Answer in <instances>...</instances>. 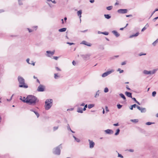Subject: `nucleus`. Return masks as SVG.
I'll use <instances>...</instances> for the list:
<instances>
[{"instance_id": "obj_15", "label": "nucleus", "mask_w": 158, "mask_h": 158, "mask_svg": "<svg viewBox=\"0 0 158 158\" xmlns=\"http://www.w3.org/2000/svg\"><path fill=\"white\" fill-rule=\"evenodd\" d=\"M90 55L89 54H87L85 55H82V57L85 59H88L89 58Z\"/></svg>"}, {"instance_id": "obj_3", "label": "nucleus", "mask_w": 158, "mask_h": 158, "mask_svg": "<svg viewBox=\"0 0 158 158\" xmlns=\"http://www.w3.org/2000/svg\"><path fill=\"white\" fill-rule=\"evenodd\" d=\"M52 99H47L45 102L44 105L45 108L46 110H49L52 106Z\"/></svg>"}, {"instance_id": "obj_38", "label": "nucleus", "mask_w": 158, "mask_h": 158, "mask_svg": "<svg viewBox=\"0 0 158 158\" xmlns=\"http://www.w3.org/2000/svg\"><path fill=\"white\" fill-rule=\"evenodd\" d=\"M59 127L58 126H57V127H53V131H56V130H57L58 128Z\"/></svg>"}, {"instance_id": "obj_52", "label": "nucleus", "mask_w": 158, "mask_h": 158, "mask_svg": "<svg viewBox=\"0 0 158 158\" xmlns=\"http://www.w3.org/2000/svg\"><path fill=\"white\" fill-rule=\"evenodd\" d=\"M146 55V54H145V53L143 54V53H141L139 54V56H142L143 55Z\"/></svg>"}, {"instance_id": "obj_43", "label": "nucleus", "mask_w": 158, "mask_h": 158, "mask_svg": "<svg viewBox=\"0 0 158 158\" xmlns=\"http://www.w3.org/2000/svg\"><path fill=\"white\" fill-rule=\"evenodd\" d=\"M156 91H153L152 93V96L153 97H155L156 94Z\"/></svg>"}, {"instance_id": "obj_36", "label": "nucleus", "mask_w": 158, "mask_h": 158, "mask_svg": "<svg viewBox=\"0 0 158 158\" xmlns=\"http://www.w3.org/2000/svg\"><path fill=\"white\" fill-rule=\"evenodd\" d=\"M122 106V105L120 104H118L117 105V107L118 109H120V108H121Z\"/></svg>"}, {"instance_id": "obj_61", "label": "nucleus", "mask_w": 158, "mask_h": 158, "mask_svg": "<svg viewBox=\"0 0 158 158\" xmlns=\"http://www.w3.org/2000/svg\"><path fill=\"white\" fill-rule=\"evenodd\" d=\"M136 107L137 108V109L139 110H140L141 109V108L140 106H138L137 105V106H136Z\"/></svg>"}, {"instance_id": "obj_33", "label": "nucleus", "mask_w": 158, "mask_h": 158, "mask_svg": "<svg viewBox=\"0 0 158 158\" xmlns=\"http://www.w3.org/2000/svg\"><path fill=\"white\" fill-rule=\"evenodd\" d=\"M108 76L106 73V72L104 73L102 75V77H105L106 76Z\"/></svg>"}, {"instance_id": "obj_60", "label": "nucleus", "mask_w": 158, "mask_h": 158, "mask_svg": "<svg viewBox=\"0 0 158 158\" xmlns=\"http://www.w3.org/2000/svg\"><path fill=\"white\" fill-rule=\"evenodd\" d=\"M131 98L134 101H135V102H136L137 100L135 98H132V97Z\"/></svg>"}, {"instance_id": "obj_47", "label": "nucleus", "mask_w": 158, "mask_h": 158, "mask_svg": "<svg viewBox=\"0 0 158 158\" xmlns=\"http://www.w3.org/2000/svg\"><path fill=\"white\" fill-rule=\"evenodd\" d=\"M147 29V27H143L141 30L142 31H143L144 30H145Z\"/></svg>"}, {"instance_id": "obj_48", "label": "nucleus", "mask_w": 158, "mask_h": 158, "mask_svg": "<svg viewBox=\"0 0 158 158\" xmlns=\"http://www.w3.org/2000/svg\"><path fill=\"white\" fill-rule=\"evenodd\" d=\"M47 2V3H48V5L50 7H52L53 6L51 5L50 3L49 2Z\"/></svg>"}, {"instance_id": "obj_13", "label": "nucleus", "mask_w": 158, "mask_h": 158, "mask_svg": "<svg viewBox=\"0 0 158 158\" xmlns=\"http://www.w3.org/2000/svg\"><path fill=\"white\" fill-rule=\"evenodd\" d=\"M125 94H126V95L127 96V97H129V98H132V93H130V92H127V91H126L125 92Z\"/></svg>"}, {"instance_id": "obj_54", "label": "nucleus", "mask_w": 158, "mask_h": 158, "mask_svg": "<svg viewBox=\"0 0 158 158\" xmlns=\"http://www.w3.org/2000/svg\"><path fill=\"white\" fill-rule=\"evenodd\" d=\"M19 5H22L23 4L22 2L21 1H19Z\"/></svg>"}, {"instance_id": "obj_56", "label": "nucleus", "mask_w": 158, "mask_h": 158, "mask_svg": "<svg viewBox=\"0 0 158 158\" xmlns=\"http://www.w3.org/2000/svg\"><path fill=\"white\" fill-rule=\"evenodd\" d=\"M157 19H158V17H157L155 18H154L153 20L154 21V22H155L156 20H157Z\"/></svg>"}, {"instance_id": "obj_62", "label": "nucleus", "mask_w": 158, "mask_h": 158, "mask_svg": "<svg viewBox=\"0 0 158 158\" xmlns=\"http://www.w3.org/2000/svg\"><path fill=\"white\" fill-rule=\"evenodd\" d=\"M72 64L73 65H76V63L74 60H73L72 62Z\"/></svg>"}, {"instance_id": "obj_55", "label": "nucleus", "mask_w": 158, "mask_h": 158, "mask_svg": "<svg viewBox=\"0 0 158 158\" xmlns=\"http://www.w3.org/2000/svg\"><path fill=\"white\" fill-rule=\"evenodd\" d=\"M126 16L127 17H132V15H126Z\"/></svg>"}, {"instance_id": "obj_34", "label": "nucleus", "mask_w": 158, "mask_h": 158, "mask_svg": "<svg viewBox=\"0 0 158 158\" xmlns=\"http://www.w3.org/2000/svg\"><path fill=\"white\" fill-rule=\"evenodd\" d=\"M59 77V76H58L57 75V74H56V73L54 74V78L55 79H57Z\"/></svg>"}, {"instance_id": "obj_6", "label": "nucleus", "mask_w": 158, "mask_h": 158, "mask_svg": "<svg viewBox=\"0 0 158 158\" xmlns=\"http://www.w3.org/2000/svg\"><path fill=\"white\" fill-rule=\"evenodd\" d=\"M45 88V86L42 85H40L37 88V90L39 92H43L44 91Z\"/></svg>"}, {"instance_id": "obj_51", "label": "nucleus", "mask_w": 158, "mask_h": 158, "mask_svg": "<svg viewBox=\"0 0 158 158\" xmlns=\"http://www.w3.org/2000/svg\"><path fill=\"white\" fill-rule=\"evenodd\" d=\"M67 44H69L70 45H71L73 44H74L72 43H70L69 42H67Z\"/></svg>"}, {"instance_id": "obj_8", "label": "nucleus", "mask_w": 158, "mask_h": 158, "mask_svg": "<svg viewBox=\"0 0 158 158\" xmlns=\"http://www.w3.org/2000/svg\"><path fill=\"white\" fill-rule=\"evenodd\" d=\"M89 142V147L90 148H93L95 145L94 143L90 139H88Z\"/></svg>"}, {"instance_id": "obj_20", "label": "nucleus", "mask_w": 158, "mask_h": 158, "mask_svg": "<svg viewBox=\"0 0 158 158\" xmlns=\"http://www.w3.org/2000/svg\"><path fill=\"white\" fill-rule=\"evenodd\" d=\"M119 96L123 99L124 100H126V98L125 96V95L123 94H119Z\"/></svg>"}, {"instance_id": "obj_12", "label": "nucleus", "mask_w": 158, "mask_h": 158, "mask_svg": "<svg viewBox=\"0 0 158 158\" xmlns=\"http://www.w3.org/2000/svg\"><path fill=\"white\" fill-rule=\"evenodd\" d=\"M112 32L117 37H119L120 35V34L116 31H113Z\"/></svg>"}, {"instance_id": "obj_64", "label": "nucleus", "mask_w": 158, "mask_h": 158, "mask_svg": "<svg viewBox=\"0 0 158 158\" xmlns=\"http://www.w3.org/2000/svg\"><path fill=\"white\" fill-rule=\"evenodd\" d=\"M53 58L56 60H57L58 58V57L57 56H54V57Z\"/></svg>"}, {"instance_id": "obj_9", "label": "nucleus", "mask_w": 158, "mask_h": 158, "mask_svg": "<svg viewBox=\"0 0 158 158\" xmlns=\"http://www.w3.org/2000/svg\"><path fill=\"white\" fill-rule=\"evenodd\" d=\"M46 52L47 53V56L48 57H51L55 53V51L54 50L52 52L48 51H46Z\"/></svg>"}, {"instance_id": "obj_46", "label": "nucleus", "mask_w": 158, "mask_h": 158, "mask_svg": "<svg viewBox=\"0 0 158 158\" xmlns=\"http://www.w3.org/2000/svg\"><path fill=\"white\" fill-rule=\"evenodd\" d=\"M55 68L57 71H61V69L59 68L58 67H56Z\"/></svg>"}, {"instance_id": "obj_28", "label": "nucleus", "mask_w": 158, "mask_h": 158, "mask_svg": "<svg viewBox=\"0 0 158 158\" xmlns=\"http://www.w3.org/2000/svg\"><path fill=\"white\" fill-rule=\"evenodd\" d=\"M114 71V70L112 69L110 70V71H108L106 72L108 75L112 73Z\"/></svg>"}, {"instance_id": "obj_29", "label": "nucleus", "mask_w": 158, "mask_h": 158, "mask_svg": "<svg viewBox=\"0 0 158 158\" xmlns=\"http://www.w3.org/2000/svg\"><path fill=\"white\" fill-rule=\"evenodd\" d=\"M155 123L150 122H147L145 124L146 125H150L152 124H155Z\"/></svg>"}, {"instance_id": "obj_41", "label": "nucleus", "mask_w": 158, "mask_h": 158, "mask_svg": "<svg viewBox=\"0 0 158 158\" xmlns=\"http://www.w3.org/2000/svg\"><path fill=\"white\" fill-rule=\"evenodd\" d=\"M47 2H52V3H53L54 4H56V2L55 0H54L53 1H52L51 0H47Z\"/></svg>"}, {"instance_id": "obj_31", "label": "nucleus", "mask_w": 158, "mask_h": 158, "mask_svg": "<svg viewBox=\"0 0 158 158\" xmlns=\"http://www.w3.org/2000/svg\"><path fill=\"white\" fill-rule=\"evenodd\" d=\"M99 92V90H98L97 91V92L96 93V94H95V95L94 96V97L95 98L98 97L99 96V94L98 93Z\"/></svg>"}, {"instance_id": "obj_26", "label": "nucleus", "mask_w": 158, "mask_h": 158, "mask_svg": "<svg viewBox=\"0 0 158 158\" xmlns=\"http://www.w3.org/2000/svg\"><path fill=\"white\" fill-rule=\"evenodd\" d=\"M120 131V130L119 129H117L116 132L115 134V135H118Z\"/></svg>"}, {"instance_id": "obj_45", "label": "nucleus", "mask_w": 158, "mask_h": 158, "mask_svg": "<svg viewBox=\"0 0 158 158\" xmlns=\"http://www.w3.org/2000/svg\"><path fill=\"white\" fill-rule=\"evenodd\" d=\"M118 157H121V158H123V156L121 154H120L119 153H118Z\"/></svg>"}, {"instance_id": "obj_59", "label": "nucleus", "mask_w": 158, "mask_h": 158, "mask_svg": "<svg viewBox=\"0 0 158 158\" xmlns=\"http://www.w3.org/2000/svg\"><path fill=\"white\" fill-rule=\"evenodd\" d=\"M74 109L73 108H69V109H67V111H69V110H73Z\"/></svg>"}, {"instance_id": "obj_24", "label": "nucleus", "mask_w": 158, "mask_h": 158, "mask_svg": "<svg viewBox=\"0 0 158 158\" xmlns=\"http://www.w3.org/2000/svg\"><path fill=\"white\" fill-rule=\"evenodd\" d=\"M158 42V39H157L156 41L154 42L152 44L154 46H155L156 45L157 43Z\"/></svg>"}, {"instance_id": "obj_57", "label": "nucleus", "mask_w": 158, "mask_h": 158, "mask_svg": "<svg viewBox=\"0 0 158 158\" xmlns=\"http://www.w3.org/2000/svg\"><path fill=\"white\" fill-rule=\"evenodd\" d=\"M119 124L118 123H114L113 124V125L114 126H119Z\"/></svg>"}, {"instance_id": "obj_58", "label": "nucleus", "mask_w": 158, "mask_h": 158, "mask_svg": "<svg viewBox=\"0 0 158 158\" xmlns=\"http://www.w3.org/2000/svg\"><path fill=\"white\" fill-rule=\"evenodd\" d=\"M131 106L133 107V108H135V107H136V106H137V105L136 104H134Z\"/></svg>"}, {"instance_id": "obj_2", "label": "nucleus", "mask_w": 158, "mask_h": 158, "mask_svg": "<svg viewBox=\"0 0 158 158\" xmlns=\"http://www.w3.org/2000/svg\"><path fill=\"white\" fill-rule=\"evenodd\" d=\"M18 80L19 83V87L27 88L28 87L27 85L25 83V81L24 79L22 77L19 76Z\"/></svg>"}, {"instance_id": "obj_32", "label": "nucleus", "mask_w": 158, "mask_h": 158, "mask_svg": "<svg viewBox=\"0 0 158 158\" xmlns=\"http://www.w3.org/2000/svg\"><path fill=\"white\" fill-rule=\"evenodd\" d=\"M118 56H114L110 57V60H112V59H114L115 58H117Z\"/></svg>"}, {"instance_id": "obj_18", "label": "nucleus", "mask_w": 158, "mask_h": 158, "mask_svg": "<svg viewBox=\"0 0 158 158\" xmlns=\"http://www.w3.org/2000/svg\"><path fill=\"white\" fill-rule=\"evenodd\" d=\"M104 16L105 18L107 19H109L111 17V16L109 14H105Z\"/></svg>"}, {"instance_id": "obj_63", "label": "nucleus", "mask_w": 158, "mask_h": 158, "mask_svg": "<svg viewBox=\"0 0 158 158\" xmlns=\"http://www.w3.org/2000/svg\"><path fill=\"white\" fill-rule=\"evenodd\" d=\"M126 88L127 89H128V90H131V89L129 87V86L128 85H126Z\"/></svg>"}, {"instance_id": "obj_17", "label": "nucleus", "mask_w": 158, "mask_h": 158, "mask_svg": "<svg viewBox=\"0 0 158 158\" xmlns=\"http://www.w3.org/2000/svg\"><path fill=\"white\" fill-rule=\"evenodd\" d=\"M77 111L78 113H82L83 112V110L81 107H79L77 108Z\"/></svg>"}, {"instance_id": "obj_49", "label": "nucleus", "mask_w": 158, "mask_h": 158, "mask_svg": "<svg viewBox=\"0 0 158 158\" xmlns=\"http://www.w3.org/2000/svg\"><path fill=\"white\" fill-rule=\"evenodd\" d=\"M29 60H30V59L29 58H27V60H26V61L27 62L28 64H31V63H30L29 62Z\"/></svg>"}, {"instance_id": "obj_16", "label": "nucleus", "mask_w": 158, "mask_h": 158, "mask_svg": "<svg viewBox=\"0 0 158 158\" xmlns=\"http://www.w3.org/2000/svg\"><path fill=\"white\" fill-rule=\"evenodd\" d=\"M30 110L31 111L33 112L36 115L37 118H38L39 116V114L36 111L34 110V109H31Z\"/></svg>"}, {"instance_id": "obj_42", "label": "nucleus", "mask_w": 158, "mask_h": 158, "mask_svg": "<svg viewBox=\"0 0 158 158\" xmlns=\"http://www.w3.org/2000/svg\"><path fill=\"white\" fill-rule=\"evenodd\" d=\"M105 109L106 110V112H107L109 111L108 109V107L107 106H105Z\"/></svg>"}, {"instance_id": "obj_44", "label": "nucleus", "mask_w": 158, "mask_h": 158, "mask_svg": "<svg viewBox=\"0 0 158 158\" xmlns=\"http://www.w3.org/2000/svg\"><path fill=\"white\" fill-rule=\"evenodd\" d=\"M102 34H104L105 35H108L109 33L108 32L105 31V32H102Z\"/></svg>"}, {"instance_id": "obj_11", "label": "nucleus", "mask_w": 158, "mask_h": 158, "mask_svg": "<svg viewBox=\"0 0 158 158\" xmlns=\"http://www.w3.org/2000/svg\"><path fill=\"white\" fill-rule=\"evenodd\" d=\"M81 14H82V10H79L77 12V15L80 18V21H81Z\"/></svg>"}, {"instance_id": "obj_39", "label": "nucleus", "mask_w": 158, "mask_h": 158, "mask_svg": "<svg viewBox=\"0 0 158 158\" xmlns=\"http://www.w3.org/2000/svg\"><path fill=\"white\" fill-rule=\"evenodd\" d=\"M67 130L69 131H70L71 130L69 124H67Z\"/></svg>"}, {"instance_id": "obj_10", "label": "nucleus", "mask_w": 158, "mask_h": 158, "mask_svg": "<svg viewBox=\"0 0 158 158\" xmlns=\"http://www.w3.org/2000/svg\"><path fill=\"white\" fill-rule=\"evenodd\" d=\"M105 132L107 134H112L113 133V131L110 129H107L105 131Z\"/></svg>"}, {"instance_id": "obj_40", "label": "nucleus", "mask_w": 158, "mask_h": 158, "mask_svg": "<svg viewBox=\"0 0 158 158\" xmlns=\"http://www.w3.org/2000/svg\"><path fill=\"white\" fill-rule=\"evenodd\" d=\"M14 96V94H13L12 96L10 98V99H6V100L7 101H8V102H10V101L12 99V98L13 97V96Z\"/></svg>"}, {"instance_id": "obj_53", "label": "nucleus", "mask_w": 158, "mask_h": 158, "mask_svg": "<svg viewBox=\"0 0 158 158\" xmlns=\"http://www.w3.org/2000/svg\"><path fill=\"white\" fill-rule=\"evenodd\" d=\"M126 64V62L125 61L121 63V65H124Z\"/></svg>"}, {"instance_id": "obj_21", "label": "nucleus", "mask_w": 158, "mask_h": 158, "mask_svg": "<svg viewBox=\"0 0 158 158\" xmlns=\"http://www.w3.org/2000/svg\"><path fill=\"white\" fill-rule=\"evenodd\" d=\"M66 28H63L61 29H60L59 30V31L60 32H64L66 30Z\"/></svg>"}, {"instance_id": "obj_14", "label": "nucleus", "mask_w": 158, "mask_h": 158, "mask_svg": "<svg viewBox=\"0 0 158 158\" xmlns=\"http://www.w3.org/2000/svg\"><path fill=\"white\" fill-rule=\"evenodd\" d=\"M85 45H86L90 47L91 46V44L90 43L87 44V43L85 41H82V43H81Z\"/></svg>"}, {"instance_id": "obj_37", "label": "nucleus", "mask_w": 158, "mask_h": 158, "mask_svg": "<svg viewBox=\"0 0 158 158\" xmlns=\"http://www.w3.org/2000/svg\"><path fill=\"white\" fill-rule=\"evenodd\" d=\"M109 89H108L107 87H106L104 89V92L105 93H107L108 92Z\"/></svg>"}, {"instance_id": "obj_30", "label": "nucleus", "mask_w": 158, "mask_h": 158, "mask_svg": "<svg viewBox=\"0 0 158 158\" xmlns=\"http://www.w3.org/2000/svg\"><path fill=\"white\" fill-rule=\"evenodd\" d=\"M113 8V6H110L106 7V9L108 10H111Z\"/></svg>"}, {"instance_id": "obj_35", "label": "nucleus", "mask_w": 158, "mask_h": 158, "mask_svg": "<svg viewBox=\"0 0 158 158\" xmlns=\"http://www.w3.org/2000/svg\"><path fill=\"white\" fill-rule=\"evenodd\" d=\"M117 71H119V73H122L123 72H124V71L123 70H121V69L120 68H119L118 69Z\"/></svg>"}, {"instance_id": "obj_27", "label": "nucleus", "mask_w": 158, "mask_h": 158, "mask_svg": "<svg viewBox=\"0 0 158 158\" xmlns=\"http://www.w3.org/2000/svg\"><path fill=\"white\" fill-rule=\"evenodd\" d=\"M130 121L132 122L136 123L138 122L139 120L138 119H131Z\"/></svg>"}, {"instance_id": "obj_25", "label": "nucleus", "mask_w": 158, "mask_h": 158, "mask_svg": "<svg viewBox=\"0 0 158 158\" xmlns=\"http://www.w3.org/2000/svg\"><path fill=\"white\" fill-rule=\"evenodd\" d=\"M94 104H90L88 105V108L91 109V108H93V107H94Z\"/></svg>"}, {"instance_id": "obj_19", "label": "nucleus", "mask_w": 158, "mask_h": 158, "mask_svg": "<svg viewBox=\"0 0 158 158\" xmlns=\"http://www.w3.org/2000/svg\"><path fill=\"white\" fill-rule=\"evenodd\" d=\"M139 32H137L134 35H131L130 37V38H131L134 37H136L139 35Z\"/></svg>"}, {"instance_id": "obj_22", "label": "nucleus", "mask_w": 158, "mask_h": 158, "mask_svg": "<svg viewBox=\"0 0 158 158\" xmlns=\"http://www.w3.org/2000/svg\"><path fill=\"white\" fill-rule=\"evenodd\" d=\"M140 111L141 113H145L146 111V110L145 108H141Z\"/></svg>"}, {"instance_id": "obj_4", "label": "nucleus", "mask_w": 158, "mask_h": 158, "mask_svg": "<svg viewBox=\"0 0 158 158\" xmlns=\"http://www.w3.org/2000/svg\"><path fill=\"white\" fill-rule=\"evenodd\" d=\"M61 144L54 148L53 150V153L54 154L56 155H60V148H62Z\"/></svg>"}, {"instance_id": "obj_23", "label": "nucleus", "mask_w": 158, "mask_h": 158, "mask_svg": "<svg viewBox=\"0 0 158 158\" xmlns=\"http://www.w3.org/2000/svg\"><path fill=\"white\" fill-rule=\"evenodd\" d=\"M73 138L77 142H79L80 141V140L78 138H76L74 135H73Z\"/></svg>"}, {"instance_id": "obj_5", "label": "nucleus", "mask_w": 158, "mask_h": 158, "mask_svg": "<svg viewBox=\"0 0 158 158\" xmlns=\"http://www.w3.org/2000/svg\"><path fill=\"white\" fill-rule=\"evenodd\" d=\"M158 70V69H153L152 71H148L147 70H144L143 71V73L145 75L153 74L155 73Z\"/></svg>"}, {"instance_id": "obj_50", "label": "nucleus", "mask_w": 158, "mask_h": 158, "mask_svg": "<svg viewBox=\"0 0 158 158\" xmlns=\"http://www.w3.org/2000/svg\"><path fill=\"white\" fill-rule=\"evenodd\" d=\"M27 29L29 31V32H32L33 31V30L30 29L29 28H27Z\"/></svg>"}, {"instance_id": "obj_1", "label": "nucleus", "mask_w": 158, "mask_h": 158, "mask_svg": "<svg viewBox=\"0 0 158 158\" xmlns=\"http://www.w3.org/2000/svg\"><path fill=\"white\" fill-rule=\"evenodd\" d=\"M39 100L34 95H28L26 99H24L23 102L28 103L30 105H35L36 103L39 102Z\"/></svg>"}, {"instance_id": "obj_7", "label": "nucleus", "mask_w": 158, "mask_h": 158, "mask_svg": "<svg viewBox=\"0 0 158 158\" xmlns=\"http://www.w3.org/2000/svg\"><path fill=\"white\" fill-rule=\"evenodd\" d=\"M117 12L119 13L125 14L127 12V10L126 9H120L118 10Z\"/></svg>"}]
</instances>
